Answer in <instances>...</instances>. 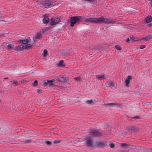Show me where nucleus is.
Here are the masks:
<instances>
[{"instance_id":"obj_1","label":"nucleus","mask_w":152,"mask_h":152,"mask_svg":"<svg viewBox=\"0 0 152 152\" xmlns=\"http://www.w3.org/2000/svg\"><path fill=\"white\" fill-rule=\"evenodd\" d=\"M37 2L38 3H39V4L41 3L45 8H48L56 4L54 1L51 0H45L42 1H41V2Z\"/></svg>"},{"instance_id":"obj_2","label":"nucleus","mask_w":152,"mask_h":152,"mask_svg":"<svg viewBox=\"0 0 152 152\" xmlns=\"http://www.w3.org/2000/svg\"><path fill=\"white\" fill-rule=\"evenodd\" d=\"M83 21H84L83 17L80 16H77L71 17L70 19L71 24L70 26H73L75 24Z\"/></svg>"},{"instance_id":"obj_3","label":"nucleus","mask_w":152,"mask_h":152,"mask_svg":"<svg viewBox=\"0 0 152 152\" xmlns=\"http://www.w3.org/2000/svg\"><path fill=\"white\" fill-rule=\"evenodd\" d=\"M116 22L115 19H111L110 18H105L103 17H100L99 23H102L107 24H114Z\"/></svg>"},{"instance_id":"obj_4","label":"nucleus","mask_w":152,"mask_h":152,"mask_svg":"<svg viewBox=\"0 0 152 152\" xmlns=\"http://www.w3.org/2000/svg\"><path fill=\"white\" fill-rule=\"evenodd\" d=\"M84 20L88 23H99L100 17L91 18H83Z\"/></svg>"},{"instance_id":"obj_5","label":"nucleus","mask_w":152,"mask_h":152,"mask_svg":"<svg viewBox=\"0 0 152 152\" xmlns=\"http://www.w3.org/2000/svg\"><path fill=\"white\" fill-rule=\"evenodd\" d=\"M30 38L28 37L24 39L20 40L19 42L21 44V46H22L23 45L26 46L27 45H29L30 47H31V45L30 44H29V43L30 42Z\"/></svg>"},{"instance_id":"obj_6","label":"nucleus","mask_w":152,"mask_h":152,"mask_svg":"<svg viewBox=\"0 0 152 152\" xmlns=\"http://www.w3.org/2000/svg\"><path fill=\"white\" fill-rule=\"evenodd\" d=\"M30 47V45H27L26 46H24V45H23V46H21L20 45H19L18 46L15 47L14 49V50L16 51H21L23 50L24 49H26Z\"/></svg>"},{"instance_id":"obj_7","label":"nucleus","mask_w":152,"mask_h":152,"mask_svg":"<svg viewBox=\"0 0 152 152\" xmlns=\"http://www.w3.org/2000/svg\"><path fill=\"white\" fill-rule=\"evenodd\" d=\"M90 134L92 135L94 137H98L101 136L102 134L98 130L94 129H92L90 132Z\"/></svg>"},{"instance_id":"obj_8","label":"nucleus","mask_w":152,"mask_h":152,"mask_svg":"<svg viewBox=\"0 0 152 152\" xmlns=\"http://www.w3.org/2000/svg\"><path fill=\"white\" fill-rule=\"evenodd\" d=\"M55 81L54 80H48L47 82H44L42 85L45 87L46 86H48L49 87H53L54 84L53 83V82Z\"/></svg>"},{"instance_id":"obj_9","label":"nucleus","mask_w":152,"mask_h":152,"mask_svg":"<svg viewBox=\"0 0 152 152\" xmlns=\"http://www.w3.org/2000/svg\"><path fill=\"white\" fill-rule=\"evenodd\" d=\"M60 22V20L58 18H52L50 22L51 25H54L58 24Z\"/></svg>"},{"instance_id":"obj_10","label":"nucleus","mask_w":152,"mask_h":152,"mask_svg":"<svg viewBox=\"0 0 152 152\" xmlns=\"http://www.w3.org/2000/svg\"><path fill=\"white\" fill-rule=\"evenodd\" d=\"M128 129L130 132H137L139 131V128L134 126H130L128 127Z\"/></svg>"},{"instance_id":"obj_11","label":"nucleus","mask_w":152,"mask_h":152,"mask_svg":"<svg viewBox=\"0 0 152 152\" xmlns=\"http://www.w3.org/2000/svg\"><path fill=\"white\" fill-rule=\"evenodd\" d=\"M86 144L88 146H90L92 145L93 140L91 137H86Z\"/></svg>"},{"instance_id":"obj_12","label":"nucleus","mask_w":152,"mask_h":152,"mask_svg":"<svg viewBox=\"0 0 152 152\" xmlns=\"http://www.w3.org/2000/svg\"><path fill=\"white\" fill-rule=\"evenodd\" d=\"M96 145L98 146L101 147L106 145V142L104 140H101L96 142Z\"/></svg>"},{"instance_id":"obj_13","label":"nucleus","mask_w":152,"mask_h":152,"mask_svg":"<svg viewBox=\"0 0 152 152\" xmlns=\"http://www.w3.org/2000/svg\"><path fill=\"white\" fill-rule=\"evenodd\" d=\"M132 80L131 77L130 76H128L127 77L126 79L125 80V86H127L130 83V81Z\"/></svg>"},{"instance_id":"obj_14","label":"nucleus","mask_w":152,"mask_h":152,"mask_svg":"<svg viewBox=\"0 0 152 152\" xmlns=\"http://www.w3.org/2000/svg\"><path fill=\"white\" fill-rule=\"evenodd\" d=\"M106 86L107 87L112 88L114 86V84L113 83V82L111 81H109L105 83Z\"/></svg>"},{"instance_id":"obj_15","label":"nucleus","mask_w":152,"mask_h":152,"mask_svg":"<svg viewBox=\"0 0 152 152\" xmlns=\"http://www.w3.org/2000/svg\"><path fill=\"white\" fill-rule=\"evenodd\" d=\"M107 105L109 106L110 107L116 106L118 107L120 105V104L116 103H109L106 104Z\"/></svg>"},{"instance_id":"obj_16","label":"nucleus","mask_w":152,"mask_h":152,"mask_svg":"<svg viewBox=\"0 0 152 152\" xmlns=\"http://www.w3.org/2000/svg\"><path fill=\"white\" fill-rule=\"evenodd\" d=\"M96 77L99 80H102L105 79L104 75H96Z\"/></svg>"},{"instance_id":"obj_17","label":"nucleus","mask_w":152,"mask_h":152,"mask_svg":"<svg viewBox=\"0 0 152 152\" xmlns=\"http://www.w3.org/2000/svg\"><path fill=\"white\" fill-rule=\"evenodd\" d=\"M145 22L147 23H149L152 20V18L151 16H149L145 18Z\"/></svg>"},{"instance_id":"obj_18","label":"nucleus","mask_w":152,"mask_h":152,"mask_svg":"<svg viewBox=\"0 0 152 152\" xmlns=\"http://www.w3.org/2000/svg\"><path fill=\"white\" fill-rule=\"evenodd\" d=\"M42 37V35L40 33H38L36 34L34 37L35 39H40Z\"/></svg>"},{"instance_id":"obj_19","label":"nucleus","mask_w":152,"mask_h":152,"mask_svg":"<svg viewBox=\"0 0 152 152\" xmlns=\"http://www.w3.org/2000/svg\"><path fill=\"white\" fill-rule=\"evenodd\" d=\"M57 80L61 82H64L65 80V78L63 77H60L58 78Z\"/></svg>"},{"instance_id":"obj_20","label":"nucleus","mask_w":152,"mask_h":152,"mask_svg":"<svg viewBox=\"0 0 152 152\" xmlns=\"http://www.w3.org/2000/svg\"><path fill=\"white\" fill-rule=\"evenodd\" d=\"M49 20V19L47 17H44L42 20V22L44 23H48Z\"/></svg>"},{"instance_id":"obj_21","label":"nucleus","mask_w":152,"mask_h":152,"mask_svg":"<svg viewBox=\"0 0 152 152\" xmlns=\"http://www.w3.org/2000/svg\"><path fill=\"white\" fill-rule=\"evenodd\" d=\"M31 142L32 140L30 139H27L25 141L23 142V143H29Z\"/></svg>"},{"instance_id":"obj_22","label":"nucleus","mask_w":152,"mask_h":152,"mask_svg":"<svg viewBox=\"0 0 152 152\" xmlns=\"http://www.w3.org/2000/svg\"><path fill=\"white\" fill-rule=\"evenodd\" d=\"M152 37V36L151 35L148 36L144 38H143V40H147L149 39H151Z\"/></svg>"},{"instance_id":"obj_23","label":"nucleus","mask_w":152,"mask_h":152,"mask_svg":"<svg viewBox=\"0 0 152 152\" xmlns=\"http://www.w3.org/2000/svg\"><path fill=\"white\" fill-rule=\"evenodd\" d=\"M64 61L63 60L60 61L58 63L57 65L58 66H63Z\"/></svg>"},{"instance_id":"obj_24","label":"nucleus","mask_w":152,"mask_h":152,"mask_svg":"<svg viewBox=\"0 0 152 152\" xmlns=\"http://www.w3.org/2000/svg\"><path fill=\"white\" fill-rule=\"evenodd\" d=\"M11 82L12 83V84L14 85L15 86H16L18 85V82L15 80L11 81Z\"/></svg>"},{"instance_id":"obj_25","label":"nucleus","mask_w":152,"mask_h":152,"mask_svg":"<svg viewBox=\"0 0 152 152\" xmlns=\"http://www.w3.org/2000/svg\"><path fill=\"white\" fill-rule=\"evenodd\" d=\"M48 53V50L46 49H45L43 53V56L45 57L46 56L47 54Z\"/></svg>"},{"instance_id":"obj_26","label":"nucleus","mask_w":152,"mask_h":152,"mask_svg":"<svg viewBox=\"0 0 152 152\" xmlns=\"http://www.w3.org/2000/svg\"><path fill=\"white\" fill-rule=\"evenodd\" d=\"M38 83V82L37 81V80H35L34 81L33 83H32V85L33 86H36L37 85Z\"/></svg>"},{"instance_id":"obj_27","label":"nucleus","mask_w":152,"mask_h":152,"mask_svg":"<svg viewBox=\"0 0 152 152\" xmlns=\"http://www.w3.org/2000/svg\"><path fill=\"white\" fill-rule=\"evenodd\" d=\"M7 49L9 50H10L12 49H14L12 47L11 45L10 44H9L7 45Z\"/></svg>"},{"instance_id":"obj_28","label":"nucleus","mask_w":152,"mask_h":152,"mask_svg":"<svg viewBox=\"0 0 152 152\" xmlns=\"http://www.w3.org/2000/svg\"><path fill=\"white\" fill-rule=\"evenodd\" d=\"M41 1H37L36 2L35 4H36V5L37 7H39L41 6L42 4H42L41 3L40 4H39V3H38L37 2H41Z\"/></svg>"},{"instance_id":"obj_29","label":"nucleus","mask_w":152,"mask_h":152,"mask_svg":"<svg viewBox=\"0 0 152 152\" xmlns=\"http://www.w3.org/2000/svg\"><path fill=\"white\" fill-rule=\"evenodd\" d=\"M93 102L92 100L90 99L87 100L86 101V102L88 104H91Z\"/></svg>"},{"instance_id":"obj_30","label":"nucleus","mask_w":152,"mask_h":152,"mask_svg":"<svg viewBox=\"0 0 152 152\" xmlns=\"http://www.w3.org/2000/svg\"><path fill=\"white\" fill-rule=\"evenodd\" d=\"M115 47L118 50H120L121 49V47L119 45H116L115 46Z\"/></svg>"},{"instance_id":"obj_31","label":"nucleus","mask_w":152,"mask_h":152,"mask_svg":"<svg viewBox=\"0 0 152 152\" xmlns=\"http://www.w3.org/2000/svg\"><path fill=\"white\" fill-rule=\"evenodd\" d=\"M121 147L124 148H126L127 146V145L125 143H122L121 144Z\"/></svg>"},{"instance_id":"obj_32","label":"nucleus","mask_w":152,"mask_h":152,"mask_svg":"<svg viewBox=\"0 0 152 152\" xmlns=\"http://www.w3.org/2000/svg\"><path fill=\"white\" fill-rule=\"evenodd\" d=\"M80 77H77L74 78V79L76 81H79L80 80Z\"/></svg>"},{"instance_id":"obj_33","label":"nucleus","mask_w":152,"mask_h":152,"mask_svg":"<svg viewBox=\"0 0 152 152\" xmlns=\"http://www.w3.org/2000/svg\"><path fill=\"white\" fill-rule=\"evenodd\" d=\"M61 142V141L59 140H54L53 142V143L54 144L59 143Z\"/></svg>"},{"instance_id":"obj_34","label":"nucleus","mask_w":152,"mask_h":152,"mask_svg":"<svg viewBox=\"0 0 152 152\" xmlns=\"http://www.w3.org/2000/svg\"><path fill=\"white\" fill-rule=\"evenodd\" d=\"M45 143L48 145H52L50 141H45Z\"/></svg>"},{"instance_id":"obj_35","label":"nucleus","mask_w":152,"mask_h":152,"mask_svg":"<svg viewBox=\"0 0 152 152\" xmlns=\"http://www.w3.org/2000/svg\"><path fill=\"white\" fill-rule=\"evenodd\" d=\"M141 117L140 116H137L133 118H134L135 119H139Z\"/></svg>"},{"instance_id":"obj_36","label":"nucleus","mask_w":152,"mask_h":152,"mask_svg":"<svg viewBox=\"0 0 152 152\" xmlns=\"http://www.w3.org/2000/svg\"><path fill=\"white\" fill-rule=\"evenodd\" d=\"M37 93H40L42 92V90L41 89H38L37 90Z\"/></svg>"},{"instance_id":"obj_37","label":"nucleus","mask_w":152,"mask_h":152,"mask_svg":"<svg viewBox=\"0 0 152 152\" xmlns=\"http://www.w3.org/2000/svg\"><path fill=\"white\" fill-rule=\"evenodd\" d=\"M110 147L111 148H113L114 147V145L113 143H111L110 145Z\"/></svg>"},{"instance_id":"obj_38","label":"nucleus","mask_w":152,"mask_h":152,"mask_svg":"<svg viewBox=\"0 0 152 152\" xmlns=\"http://www.w3.org/2000/svg\"><path fill=\"white\" fill-rule=\"evenodd\" d=\"M4 36V34L2 33L0 34V37H2Z\"/></svg>"},{"instance_id":"obj_39","label":"nucleus","mask_w":152,"mask_h":152,"mask_svg":"<svg viewBox=\"0 0 152 152\" xmlns=\"http://www.w3.org/2000/svg\"><path fill=\"white\" fill-rule=\"evenodd\" d=\"M26 82V81L25 80H22L21 81V83H24Z\"/></svg>"},{"instance_id":"obj_40","label":"nucleus","mask_w":152,"mask_h":152,"mask_svg":"<svg viewBox=\"0 0 152 152\" xmlns=\"http://www.w3.org/2000/svg\"><path fill=\"white\" fill-rule=\"evenodd\" d=\"M152 24L151 23H149L147 25V26L148 27H150L152 26Z\"/></svg>"},{"instance_id":"obj_41","label":"nucleus","mask_w":152,"mask_h":152,"mask_svg":"<svg viewBox=\"0 0 152 152\" xmlns=\"http://www.w3.org/2000/svg\"><path fill=\"white\" fill-rule=\"evenodd\" d=\"M126 42H129L130 41V39L129 38H128L127 39H126Z\"/></svg>"},{"instance_id":"obj_42","label":"nucleus","mask_w":152,"mask_h":152,"mask_svg":"<svg viewBox=\"0 0 152 152\" xmlns=\"http://www.w3.org/2000/svg\"><path fill=\"white\" fill-rule=\"evenodd\" d=\"M148 152H152V149H150L148 150Z\"/></svg>"},{"instance_id":"obj_43","label":"nucleus","mask_w":152,"mask_h":152,"mask_svg":"<svg viewBox=\"0 0 152 152\" xmlns=\"http://www.w3.org/2000/svg\"><path fill=\"white\" fill-rule=\"evenodd\" d=\"M140 48L141 49H142V45H141L140 46Z\"/></svg>"},{"instance_id":"obj_44","label":"nucleus","mask_w":152,"mask_h":152,"mask_svg":"<svg viewBox=\"0 0 152 152\" xmlns=\"http://www.w3.org/2000/svg\"><path fill=\"white\" fill-rule=\"evenodd\" d=\"M49 29V28H48V27H46V28L45 29V30H48Z\"/></svg>"},{"instance_id":"obj_45","label":"nucleus","mask_w":152,"mask_h":152,"mask_svg":"<svg viewBox=\"0 0 152 152\" xmlns=\"http://www.w3.org/2000/svg\"><path fill=\"white\" fill-rule=\"evenodd\" d=\"M151 6H152V0H151Z\"/></svg>"},{"instance_id":"obj_46","label":"nucleus","mask_w":152,"mask_h":152,"mask_svg":"<svg viewBox=\"0 0 152 152\" xmlns=\"http://www.w3.org/2000/svg\"><path fill=\"white\" fill-rule=\"evenodd\" d=\"M145 47V45H143V49Z\"/></svg>"},{"instance_id":"obj_47","label":"nucleus","mask_w":152,"mask_h":152,"mask_svg":"<svg viewBox=\"0 0 152 152\" xmlns=\"http://www.w3.org/2000/svg\"><path fill=\"white\" fill-rule=\"evenodd\" d=\"M8 78V77H4V79H7Z\"/></svg>"},{"instance_id":"obj_48","label":"nucleus","mask_w":152,"mask_h":152,"mask_svg":"<svg viewBox=\"0 0 152 152\" xmlns=\"http://www.w3.org/2000/svg\"><path fill=\"white\" fill-rule=\"evenodd\" d=\"M1 102V99H0V102Z\"/></svg>"},{"instance_id":"obj_49","label":"nucleus","mask_w":152,"mask_h":152,"mask_svg":"<svg viewBox=\"0 0 152 152\" xmlns=\"http://www.w3.org/2000/svg\"><path fill=\"white\" fill-rule=\"evenodd\" d=\"M148 0L149 1H150L151 0Z\"/></svg>"},{"instance_id":"obj_50","label":"nucleus","mask_w":152,"mask_h":152,"mask_svg":"<svg viewBox=\"0 0 152 152\" xmlns=\"http://www.w3.org/2000/svg\"><path fill=\"white\" fill-rule=\"evenodd\" d=\"M0 21H1V20H0Z\"/></svg>"},{"instance_id":"obj_51","label":"nucleus","mask_w":152,"mask_h":152,"mask_svg":"<svg viewBox=\"0 0 152 152\" xmlns=\"http://www.w3.org/2000/svg\"><path fill=\"white\" fill-rule=\"evenodd\" d=\"M151 7H152V6Z\"/></svg>"}]
</instances>
